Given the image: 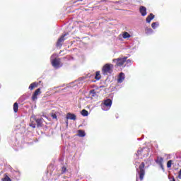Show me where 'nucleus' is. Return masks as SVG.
I'll use <instances>...</instances> for the list:
<instances>
[{
  "instance_id": "nucleus-25",
  "label": "nucleus",
  "mask_w": 181,
  "mask_h": 181,
  "mask_svg": "<svg viewBox=\"0 0 181 181\" xmlns=\"http://www.w3.org/2000/svg\"><path fill=\"white\" fill-rule=\"evenodd\" d=\"M32 100H33V101L37 100V95H35V93H33V95L32 96Z\"/></svg>"
},
{
  "instance_id": "nucleus-17",
  "label": "nucleus",
  "mask_w": 181,
  "mask_h": 181,
  "mask_svg": "<svg viewBox=\"0 0 181 181\" xmlns=\"http://www.w3.org/2000/svg\"><path fill=\"white\" fill-rule=\"evenodd\" d=\"M122 37L123 39H128L131 37V35H129V33H128L127 32H125L124 33H123Z\"/></svg>"
},
{
  "instance_id": "nucleus-8",
  "label": "nucleus",
  "mask_w": 181,
  "mask_h": 181,
  "mask_svg": "<svg viewBox=\"0 0 181 181\" xmlns=\"http://www.w3.org/2000/svg\"><path fill=\"white\" fill-rule=\"evenodd\" d=\"M125 80V74L122 72H121L119 75V78L117 79L118 83H122Z\"/></svg>"
},
{
  "instance_id": "nucleus-14",
  "label": "nucleus",
  "mask_w": 181,
  "mask_h": 181,
  "mask_svg": "<svg viewBox=\"0 0 181 181\" xmlns=\"http://www.w3.org/2000/svg\"><path fill=\"white\" fill-rule=\"evenodd\" d=\"M35 87H37V83L34 82L30 85L28 88L32 91V90H33V88H35Z\"/></svg>"
},
{
  "instance_id": "nucleus-19",
  "label": "nucleus",
  "mask_w": 181,
  "mask_h": 181,
  "mask_svg": "<svg viewBox=\"0 0 181 181\" xmlns=\"http://www.w3.org/2000/svg\"><path fill=\"white\" fill-rule=\"evenodd\" d=\"M90 95L92 97H95V95H97V92H95V90L92 89V90H90Z\"/></svg>"
},
{
  "instance_id": "nucleus-5",
  "label": "nucleus",
  "mask_w": 181,
  "mask_h": 181,
  "mask_svg": "<svg viewBox=\"0 0 181 181\" xmlns=\"http://www.w3.org/2000/svg\"><path fill=\"white\" fill-rule=\"evenodd\" d=\"M127 59H128V57H124L123 58H117L113 59V62L116 63V65L121 67V66H124V63L127 62Z\"/></svg>"
},
{
  "instance_id": "nucleus-1",
  "label": "nucleus",
  "mask_w": 181,
  "mask_h": 181,
  "mask_svg": "<svg viewBox=\"0 0 181 181\" xmlns=\"http://www.w3.org/2000/svg\"><path fill=\"white\" fill-rule=\"evenodd\" d=\"M138 176L140 180H144V176H145V163L142 162L136 168V181H138Z\"/></svg>"
},
{
  "instance_id": "nucleus-3",
  "label": "nucleus",
  "mask_w": 181,
  "mask_h": 181,
  "mask_svg": "<svg viewBox=\"0 0 181 181\" xmlns=\"http://www.w3.org/2000/svg\"><path fill=\"white\" fill-rule=\"evenodd\" d=\"M112 105V100L111 99H106L104 103L101 104V108L103 111H108Z\"/></svg>"
},
{
  "instance_id": "nucleus-35",
  "label": "nucleus",
  "mask_w": 181,
  "mask_h": 181,
  "mask_svg": "<svg viewBox=\"0 0 181 181\" xmlns=\"http://www.w3.org/2000/svg\"><path fill=\"white\" fill-rule=\"evenodd\" d=\"M173 181H176V180H175V178H173Z\"/></svg>"
},
{
  "instance_id": "nucleus-7",
  "label": "nucleus",
  "mask_w": 181,
  "mask_h": 181,
  "mask_svg": "<svg viewBox=\"0 0 181 181\" xmlns=\"http://www.w3.org/2000/svg\"><path fill=\"white\" fill-rule=\"evenodd\" d=\"M66 119H72L73 121H76V119H77V117L76 115L69 112L66 114Z\"/></svg>"
},
{
  "instance_id": "nucleus-31",
  "label": "nucleus",
  "mask_w": 181,
  "mask_h": 181,
  "mask_svg": "<svg viewBox=\"0 0 181 181\" xmlns=\"http://www.w3.org/2000/svg\"><path fill=\"white\" fill-rule=\"evenodd\" d=\"M126 62H127V63L128 64L129 63H132V61L131 59H127V60L126 59Z\"/></svg>"
},
{
  "instance_id": "nucleus-16",
  "label": "nucleus",
  "mask_w": 181,
  "mask_h": 181,
  "mask_svg": "<svg viewBox=\"0 0 181 181\" xmlns=\"http://www.w3.org/2000/svg\"><path fill=\"white\" fill-rule=\"evenodd\" d=\"M18 108H19V105L18 104V103H15L13 104V111H14V112H18Z\"/></svg>"
},
{
  "instance_id": "nucleus-34",
  "label": "nucleus",
  "mask_w": 181,
  "mask_h": 181,
  "mask_svg": "<svg viewBox=\"0 0 181 181\" xmlns=\"http://www.w3.org/2000/svg\"><path fill=\"white\" fill-rule=\"evenodd\" d=\"M32 119H33V117H31V118H30V121H32Z\"/></svg>"
},
{
  "instance_id": "nucleus-2",
  "label": "nucleus",
  "mask_w": 181,
  "mask_h": 181,
  "mask_svg": "<svg viewBox=\"0 0 181 181\" xmlns=\"http://www.w3.org/2000/svg\"><path fill=\"white\" fill-rule=\"evenodd\" d=\"M114 69V65L111 64H106L103 66L102 69V73L104 76H108V74H112V70Z\"/></svg>"
},
{
  "instance_id": "nucleus-10",
  "label": "nucleus",
  "mask_w": 181,
  "mask_h": 181,
  "mask_svg": "<svg viewBox=\"0 0 181 181\" xmlns=\"http://www.w3.org/2000/svg\"><path fill=\"white\" fill-rule=\"evenodd\" d=\"M156 163L157 165H159V166L161 165H163V157H157V159L155 160Z\"/></svg>"
},
{
  "instance_id": "nucleus-6",
  "label": "nucleus",
  "mask_w": 181,
  "mask_h": 181,
  "mask_svg": "<svg viewBox=\"0 0 181 181\" xmlns=\"http://www.w3.org/2000/svg\"><path fill=\"white\" fill-rule=\"evenodd\" d=\"M66 36H67V34H64L62 36H61L59 39L58 41L57 42V47H59V46H62V43H63V42L64 40H66V39L64 37H66Z\"/></svg>"
},
{
  "instance_id": "nucleus-28",
  "label": "nucleus",
  "mask_w": 181,
  "mask_h": 181,
  "mask_svg": "<svg viewBox=\"0 0 181 181\" xmlns=\"http://www.w3.org/2000/svg\"><path fill=\"white\" fill-rule=\"evenodd\" d=\"M52 117L53 119H57V115H56V114H53L52 115Z\"/></svg>"
},
{
  "instance_id": "nucleus-26",
  "label": "nucleus",
  "mask_w": 181,
  "mask_h": 181,
  "mask_svg": "<svg viewBox=\"0 0 181 181\" xmlns=\"http://www.w3.org/2000/svg\"><path fill=\"white\" fill-rule=\"evenodd\" d=\"M2 181H12V180H11V178L9 177L6 176L2 179Z\"/></svg>"
},
{
  "instance_id": "nucleus-32",
  "label": "nucleus",
  "mask_w": 181,
  "mask_h": 181,
  "mask_svg": "<svg viewBox=\"0 0 181 181\" xmlns=\"http://www.w3.org/2000/svg\"><path fill=\"white\" fill-rule=\"evenodd\" d=\"M66 125H69V120L66 121Z\"/></svg>"
},
{
  "instance_id": "nucleus-33",
  "label": "nucleus",
  "mask_w": 181,
  "mask_h": 181,
  "mask_svg": "<svg viewBox=\"0 0 181 181\" xmlns=\"http://www.w3.org/2000/svg\"><path fill=\"white\" fill-rule=\"evenodd\" d=\"M180 175H181V169L180 170V172H179Z\"/></svg>"
},
{
  "instance_id": "nucleus-30",
  "label": "nucleus",
  "mask_w": 181,
  "mask_h": 181,
  "mask_svg": "<svg viewBox=\"0 0 181 181\" xmlns=\"http://www.w3.org/2000/svg\"><path fill=\"white\" fill-rule=\"evenodd\" d=\"M160 168H161L162 170L165 172V168L163 167V164L160 165Z\"/></svg>"
},
{
  "instance_id": "nucleus-11",
  "label": "nucleus",
  "mask_w": 181,
  "mask_h": 181,
  "mask_svg": "<svg viewBox=\"0 0 181 181\" xmlns=\"http://www.w3.org/2000/svg\"><path fill=\"white\" fill-rule=\"evenodd\" d=\"M153 18H155V16L153 13H150V15L147 16L146 19L147 23H151V21H152V19H153Z\"/></svg>"
},
{
  "instance_id": "nucleus-9",
  "label": "nucleus",
  "mask_w": 181,
  "mask_h": 181,
  "mask_svg": "<svg viewBox=\"0 0 181 181\" xmlns=\"http://www.w3.org/2000/svg\"><path fill=\"white\" fill-rule=\"evenodd\" d=\"M140 13L141 14V16H146V7L141 6H140Z\"/></svg>"
},
{
  "instance_id": "nucleus-12",
  "label": "nucleus",
  "mask_w": 181,
  "mask_h": 181,
  "mask_svg": "<svg viewBox=\"0 0 181 181\" xmlns=\"http://www.w3.org/2000/svg\"><path fill=\"white\" fill-rule=\"evenodd\" d=\"M35 122L37 124V127H42V124H43V119L42 118L37 119H35Z\"/></svg>"
},
{
  "instance_id": "nucleus-23",
  "label": "nucleus",
  "mask_w": 181,
  "mask_h": 181,
  "mask_svg": "<svg viewBox=\"0 0 181 181\" xmlns=\"http://www.w3.org/2000/svg\"><path fill=\"white\" fill-rule=\"evenodd\" d=\"M167 168H172V160L168 161Z\"/></svg>"
},
{
  "instance_id": "nucleus-20",
  "label": "nucleus",
  "mask_w": 181,
  "mask_h": 181,
  "mask_svg": "<svg viewBox=\"0 0 181 181\" xmlns=\"http://www.w3.org/2000/svg\"><path fill=\"white\" fill-rule=\"evenodd\" d=\"M81 115H83V117H87L88 115V111L83 109L81 111Z\"/></svg>"
},
{
  "instance_id": "nucleus-24",
  "label": "nucleus",
  "mask_w": 181,
  "mask_h": 181,
  "mask_svg": "<svg viewBox=\"0 0 181 181\" xmlns=\"http://www.w3.org/2000/svg\"><path fill=\"white\" fill-rule=\"evenodd\" d=\"M34 94L35 95H39V94H40V88L37 89L35 92Z\"/></svg>"
},
{
  "instance_id": "nucleus-21",
  "label": "nucleus",
  "mask_w": 181,
  "mask_h": 181,
  "mask_svg": "<svg viewBox=\"0 0 181 181\" xmlns=\"http://www.w3.org/2000/svg\"><path fill=\"white\" fill-rule=\"evenodd\" d=\"M158 26H159V23L158 22H154L151 24V28H153V29H156Z\"/></svg>"
},
{
  "instance_id": "nucleus-13",
  "label": "nucleus",
  "mask_w": 181,
  "mask_h": 181,
  "mask_svg": "<svg viewBox=\"0 0 181 181\" xmlns=\"http://www.w3.org/2000/svg\"><path fill=\"white\" fill-rule=\"evenodd\" d=\"M78 135L81 137V138H84V136H86V132L83 131V130H78Z\"/></svg>"
},
{
  "instance_id": "nucleus-15",
  "label": "nucleus",
  "mask_w": 181,
  "mask_h": 181,
  "mask_svg": "<svg viewBox=\"0 0 181 181\" xmlns=\"http://www.w3.org/2000/svg\"><path fill=\"white\" fill-rule=\"evenodd\" d=\"M144 148H140L137 151L136 156H139V155H142L143 156H145V153H144Z\"/></svg>"
},
{
  "instance_id": "nucleus-22",
  "label": "nucleus",
  "mask_w": 181,
  "mask_h": 181,
  "mask_svg": "<svg viewBox=\"0 0 181 181\" xmlns=\"http://www.w3.org/2000/svg\"><path fill=\"white\" fill-rule=\"evenodd\" d=\"M146 35H151V33H153V30H152V28H147L146 29Z\"/></svg>"
},
{
  "instance_id": "nucleus-4",
  "label": "nucleus",
  "mask_w": 181,
  "mask_h": 181,
  "mask_svg": "<svg viewBox=\"0 0 181 181\" xmlns=\"http://www.w3.org/2000/svg\"><path fill=\"white\" fill-rule=\"evenodd\" d=\"M56 54H53L51 56V63L53 67L55 69H59V67H60V59L56 58Z\"/></svg>"
},
{
  "instance_id": "nucleus-18",
  "label": "nucleus",
  "mask_w": 181,
  "mask_h": 181,
  "mask_svg": "<svg viewBox=\"0 0 181 181\" xmlns=\"http://www.w3.org/2000/svg\"><path fill=\"white\" fill-rule=\"evenodd\" d=\"M95 78V80H100L101 78V74H100V71H96Z\"/></svg>"
},
{
  "instance_id": "nucleus-29",
  "label": "nucleus",
  "mask_w": 181,
  "mask_h": 181,
  "mask_svg": "<svg viewBox=\"0 0 181 181\" xmlns=\"http://www.w3.org/2000/svg\"><path fill=\"white\" fill-rule=\"evenodd\" d=\"M30 127H32V128H36V124L31 123V124H30Z\"/></svg>"
},
{
  "instance_id": "nucleus-27",
  "label": "nucleus",
  "mask_w": 181,
  "mask_h": 181,
  "mask_svg": "<svg viewBox=\"0 0 181 181\" xmlns=\"http://www.w3.org/2000/svg\"><path fill=\"white\" fill-rule=\"evenodd\" d=\"M66 170H67V168H66V167L63 166L62 168L61 172H62V173H66Z\"/></svg>"
}]
</instances>
